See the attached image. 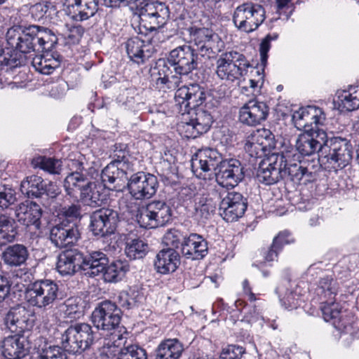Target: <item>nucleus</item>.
Returning <instances> with one entry per match:
<instances>
[{
	"label": "nucleus",
	"instance_id": "obj_57",
	"mask_svg": "<svg viewBox=\"0 0 359 359\" xmlns=\"http://www.w3.org/2000/svg\"><path fill=\"white\" fill-rule=\"evenodd\" d=\"M245 353V349L243 346L229 344L222 348L219 359H241Z\"/></svg>",
	"mask_w": 359,
	"mask_h": 359
},
{
	"label": "nucleus",
	"instance_id": "obj_52",
	"mask_svg": "<svg viewBox=\"0 0 359 359\" xmlns=\"http://www.w3.org/2000/svg\"><path fill=\"white\" fill-rule=\"evenodd\" d=\"M215 210V206L212 204L211 200L206 198H201L194 205L195 217L198 218L201 222H205L210 217V215L214 212Z\"/></svg>",
	"mask_w": 359,
	"mask_h": 359
},
{
	"label": "nucleus",
	"instance_id": "obj_53",
	"mask_svg": "<svg viewBox=\"0 0 359 359\" xmlns=\"http://www.w3.org/2000/svg\"><path fill=\"white\" fill-rule=\"evenodd\" d=\"M285 287L279 285L276 289V294H278L280 302L282 305L287 309H293L299 306V297L292 291L287 290L285 294L283 296Z\"/></svg>",
	"mask_w": 359,
	"mask_h": 359
},
{
	"label": "nucleus",
	"instance_id": "obj_50",
	"mask_svg": "<svg viewBox=\"0 0 359 359\" xmlns=\"http://www.w3.org/2000/svg\"><path fill=\"white\" fill-rule=\"evenodd\" d=\"M65 317L70 319H79L83 316V307L77 298H69L60 306Z\"/></svg>",
	"mask_w": 359,
	"mask_h": 359
},
{
	"label": "nucleus",
	"instance_id": "obj_3",
	"mask_svg": "<svg viewBox=\"0 0 359 359\" xmlns=\"http://www.w3.org/2000/svg\"><path fill=\"white\" fill-rule=\"evenodd\" d=\"M36 320V313L30 308L18 306L8 311L4 322L14 334L5 337L1 342L2 354L6 359H22L29 354L31 343L25 333L33 328Z\"/></svg>",
	"mask_w": 359,
	"mask_h": 359
},
{
	"label": "nucleus",
	"instance_id": "obj_15",
	"mask_svg": "<svg viewBox=\"0 0 359 359\" xmlns=\"http://www.w3.org/2000/svg\"><path fill=\"white\" fill-rule=\"evenodd\" d=\"M126 188L134 199L143 201L149 199L156 194L158 188V181L154 175L149 172H132Z\"/></svg>",
	"mask_w": 359,
	"mask_h": 359
},
{
	"label": "nucleus",
	"instance_id": "obj_13",
	"mask_svg": "<svg viewBox=\"0 0 359 359\" xmlns=\"http://www.w3.org/2000/svg\"><path fill=\"white\" fill-rule=\"evenodd\" d=\"M35 25H13L6 32L7 43L12 48L25 55L38 51Z\"/></svg>",
	"mask_w": 359,
	"mask_h": 359
},
{
	"label": "nucleus",
	"instance_id": "obj_62",
	"mask_svg": "<svg viewBox=\"0 0 359 359\" xmlns=\"http://www.w3.org/2000/svg\"><path fill=\"white\" fill-rule=\"evenodd\" d=\"M15 201L16 196L13 190L11 189L0 190V208H7Z\"/></svg>",
	"mask_w": 359,
	"mask_h": 359
},
{
	"label": "nucleus",
	"instance_id": "obj_21",
	"mask_svg": "<svg viewBox=\"0 0 359 359\" xmlns=\"http://www.w3.org/2000/svg\"><path fill=\"white\" fill-rule=\"evenodd\" d=\"M245 177L244 167L236 158L224 159L215 172L216 182L222 188H233Z\"/></svg>",
	"mask_w": 359,
	"mask_h": 359
},
{
	"label": "nucleus",
	"instance_id": "obj_24",
	"mask_svg": "<svg viewBox=\"0 0 359 359\" xmlns=\"http://www.w3.org/2000/svg\"><path fill=\"white\" fill-rule=\"evenodd\" d=\"M133 171L132 164H127V163L123 162V160L112 161L102 170L101 180L104 187L109 189H114L116 188V186L113 187L109 186L116 182H118V184L126 180L128 182Z\"/></svg>",
	"mask_w": 359,
	"mask_h": 359
},
{
	"label": "nucleus",
	"instance_id": "obj_58",
	"mask_svg": "<svg viewBox=\"0 0 359 359\" xmlns=\"http://www.w3.org/2000/svg\"><path fill=\"white\" fill-rule=\"evenodd\" d=\"M60 215L66 218L65 220H80L82 217L81 205L78 203L65 205L60 209Z\"/></svg>",
	"mask_w": 359,
	"mask_h": 359
},
{
	"label": "nucleus",
	"instance_id": "obj_6",
	"mask_svg": "<svg viewBox=\"0 0 359 359\" xmlns=\"http://www.w3.org/2000/svg\"><path fill=\"white\" fill-rule=\"evenodd\" d=\"M63 297L57 283L50 279L36 280L30 283L25 290L28 304L40 309H46Z\"/></svg>",
	"mask_w": 359,
	"mask_h": 359
},
{
	"label": "nucleus",
	"instance_id": "obj_31",
	"mask_svg": "<svg viewBox=\"0 0 359 359\" xmlns=\"http://www.w3.org/2000/svg\"><path fill=\"white\" fill-rule=\"evenodd\" d=\"M180 265L179 252L172 248H163L156 255L154 268L157 273L168 274L175 272Z\"/></svg>",
	"mask_w": 359,
	"mask_h": 359
},
{
	"label": "nucleus",
	"instance_id": "obj_48",
	"mask_svg": "<svg viewBox=\"0 0 359 359\" xmlns=\"http://www.w3.org/2000/svg\"><path fill=\"white\" fill-rule=\"evenodd\" d=\"M33 163L35 166L53 175L60 174L63 165L61 159L46 156H39L34 159Z\"/></svg>",
	"mask_w": 359,
	"mask_h": 359
},
{
	"label": "nucleus",
	"instance_id": "obj_25",
	"mask_svg": "<svg viewBox=\"0 0 359 359\" xmlns=\"http://www.w3.org/2000/svg\"><path fill=\"white\" fill-rule=\"evenodd\" d=\"M325 120V114L321 108L315 106L302 107L295 111L292 115V121L295 127L299 130L305 131L311 130L310 126L314 124L315 129H318V125L323 124Z\"/></svg>",
	"mask_w": 359,
	"mask_h": 359
},
{
	"label": "nucleus",
	"instance_id": "obj_27",
	"mask_svg": "<svg viewBox=\"0 0 359 359\" xmlns=\"http://www.w3.org/2000/svg\"><path fill=\"white\" fill-rule=\"evenodd\" d=\"M99 0H65V11L76 21H83L93 17L98 10Z\"/></svg>",
	"mask_w": 359,
	"mask_h": 359
},
{
	"label": "nucleus",
	"instance_id": "obj_36",
	"mask_svg": "<svg viewBox=\"0 0 359 359\" xmlns=\"http://www.w3.org/2000/svg\"><path fill=\"white\" fill-rule=\"evenodd\" d=\"M18 228L15 219L7 214H0V248L16 240Z\"/></svg>",
	"mask_w": 359,
	"mask_h": 359
},
{
	"label": "nucleus",
	"instance_id": "obj_43",
	"mask_svg": "<svg viewBox=\"0 0 359 359\" xmlns=\"http://www.w3.org/2000/svg\"><path fill=\"white\" fill-rule=\"evenodd\" d=\"M143 296L135 290H123L116 298V304L121 309H132L139 305Z\"/></svg>",
	"mask_w": 359,
	"mask_h": 359
},
{
	"label": "nucleus",
	"instance_id": "obj_26",
	"mask_svg": "<svg viewBox=\"0 0 359 359\" xmlns=\"http://www.w3.org/2000/svg\"><path fill=\"white\" fill-rule=\"evenodd\" d=\"M83 253L77 249L62 251L57 256L56 269L62 276H72L83 271Z\"/></svg>",
	"mask_w": 359,
	"mask_h": 359
},
{
	"label": "nucleus",
	"instance_id": "obj_17",
	"mask_svg": "<svg viewBox=\"0 0 359 359\" xmlns=\"http://www.w3.org/2000/svg\"><path fill=\"white\" fill-rule=\"evenodd\" d=\"M275 135L270 130L262 128L253 131L245 140L244 149L254 159L262 158L275 149Z\"/></svg>",
	"mask_w": 359,
	"mask_h": 359
},
{
	"label": "nucleus",
	"instance_id": "obj_38",
	"mask_svg": "<svg viewBox=\"0 0 359 359\" xmlns=\"http://www.w3.org/2000/svg\"><path fill=\"white\" fill-rule=\"evenodd\" d=\"M168 62V56L166 59H159L154 69L158 70L159 77L156 80V84L166 85L168 88H175L178 86L180 83V77L172 74L173 69Z\"/></svg>",
	"mask_w": 359,
	"mask_h": 359
},
{
	"label": "nucleus",
	"instance_id": "obj_41",
	"mask_svg": "<svg viewBox=\"0 0 359 359\" xmlns=\"http://www.w3.org/2000/svg\"><path fill=\"white\" fill-rule=\"evenodd\" d=\"M36 29V41L38 51H50L57 43L58 39L55 34L50 29L35 25Z\"/></svg>",
	"mask_w": 359,
	"mask_h": 359
},
{
	"label": "nucleus",
	"instance_id": "obj_61",
	"mask_svg": "<svg viewBox=\"0 0 359 359\" xmlns=\"http://www.w3.org/2000/svg\"><path fill=\"white\" fill-rule=\"evenodd\" d=\"M12 280L6 275L0 274V303L8 299L11 294Z\"/></svg>",
	"mask_w": 359,
	"mask_h": 359
},
{
	"label": "nucleus",
	"instance_id": "obj_7",
	"mask_svg": "<svg viewBox=\"0 0 359 359\" xmlns=\"http://www.w3.org/2000/svg\"><path fill=\"white\" fill-rule=\"evenodd\" d=\"M251 67L243 54L236 50L222 53L216 60V75L222 81L233 83L247 74Z\"/></svg>",
	"mask_w": 359,
	"mask_h": 359
},
{
	"label": "nucleus",
	"instance_id": "obj_4",
	"mask_svg": "<svg viewBox=\"0 0 359 359\" xmlns=\"http://www.w3.org/2000/svg\"><path fill=\"white\" fill-rule=\"evenodd\" d=\"M123 312L116 302L104 300L97 304L91 315L95 330L106 332L110 338L106 344L109 348L121 346L123 336L121 334L120 323Z\"/></svg>",
	"mask_w": 359,
	"mask_h": 359
},
{
	"label": "nucleus",
	"instance_id": "obj_34",
	"mask_svg": "<svg viewBox=\"0 0 359 359\" xmlns=\"http://www.w3.org/2000/svg\"><path fill=\"white\" fill-rule=\"evenodd\" d=\"M184 351V345L177 338L163 340L156 350V359H179Z\"/></svg>",
	"mask_w": 359,
	"mask_h": 359
},
{
	"label": "nucleus",
	"instance_id": "obj_12",
	"mask_svg": "<svg viewBox=\"0 0 359 359\" xmlns=\"http://www.w3.org/2000/svg\"><path fill=\"white\" fill-rule=\"evenodd\" d=\"M89 218L90 231L100 238L114 234L121 221L118 212L110 208L97 209L90 213Z\"/></svg>",
	"mask_w": 359,
	"mask_h": 359
},
{
	"label": "nucleus",
	"instance_id": "obj_29",
	"mask_svg": "<svg viewBox=\"0 0 359 359\" xmlns=\"http://www.w3.org/2000/svg\"><path fill=\"white\" fill-rule=\"evenodd\" d=\"M224 161L222 156L216 149L205 148L198 150L192 157L191 166L198 168L203 172L213 170L215 173Z\"/></svg>",
	"mask_w": 359,
	"mask_h": 359
},
{
	"label": "nucleus",
	"instance_id": "obj_37",
	"mask_svg": "<svg viewBox=\"0 0 359 359\" xmlns=\"http://www.w3.org/2000/svg\"><path fill=\"white\" fill-rule=\"evenodd\" d=\"M129 270L126 260L116 259L109 262L102 274L104 282L116 283L122 280Z\"/></svg>",
	"mask_w": 359,
	"mask_h": 359
},
{
	"label": "nucleus",
	"instance_id": "obj_60",
	"mask_svg": "<svg viewBox=\"0 0 359 359\" xmlns=\"http://www.w3.org/2000/svg\"><path fill=\"white\" fill-rule=\"evenodd\" d=\"M83 32V28L80 25L71 27L68 32L65 35L66 44L73 45L79 43Z\"/></svg>",
	"mask_w": 359,
	"mask_h": 359
},
{
	"label": "nucleus",
	"instance_id": "obj_23",
	"mask_svg": "<svg viewBox=\"0 0 359 359\" xmlns=\"http://www.w3.org/2000/svg\"><path fill=\"white\" fill-rule=\"evenodd\" d=\"M212 123L213 117L208 111L203 108L193 110L189 121L184 123L182 126L184 136L188 139H195L201 135L206 133Z\"/></svg>",
	"mask_w": 359,
	"mask_h": 359
},
{
	"label": "nucleus",
	"instance_id": "obj_47",
	"mask_svg": "<svg viewBox=\"0 0 359 359\" xmlns=\"http://www.w3.org/2000/svg\"><path fill=\"white\" fill-rule=\"evenodd\" d=\"M126 254L130 259H140L146 256L149 252L147 243L140 238L133 239L126 243Z\"/></svg>",
	"mask_w": 359,
	"mask_h": 359
},
{
	"label": "nucleus",
	"instance_id": "obj_20",
	"mask_svg": "<svg viewBox=\"0 0 359 359\" xmlns=\"http://www.w3.org/2000/svg\"><path fill=\"white\" fill-rule=\"evenodd\" d=\"M80 238L79 225L68 220H63L53 226L50 232L51 243L58 248L72 247Z\"/></svg>",
	"mask_w": 359,
	"mask_h": 359
},
{
	"label": "nucleus",
	"instance_id": "obj_56",
	"mask_svg": "<svg viewBox=\"0 0 359 359\" xmlns=\"http://www.w3.org/2000/svg\"><path fill=\"white\" fill-rule=\"evenodd\" d=\"M278 34L273 33V34H267L261 41L259 45V54L261 65L264 67L267 64L268 53L271 48V41L278 39Z\"/></svg>",
	"mask_w": 359,
	"mask_h": 359
},
{
	"label": "nucleus",
	"instance_id": "obj_30",
	"mask_svg": "<svg viewBox=\"0 0 359 359\" xmlns=\"http://www.w3.org/2000/svg\"><path fill=\"white\" fill-rule=\"evenodd\" d=\"M15 216L18 221L25 226L33 225L36 229L41 227L42 209L36 202L25 201L19 204Z\"/></svg>",
	"mask_w": 359,
	"mask_h": 359
},
{
	"label": "nucleus",
	"instance_id": "obj_59",
	"mask_svg": "<svg viewBox=\"0 0 359 359\" xmlns=\"http://www.w3.org/2000/svg\"><path fill=\"white\" fill-rule=\"evenodd\" d=\"M137 94L136 88H127L119 95L118 97V102L128 108L133 107L135 102V96Z\"/></svg>",
	"mask_w": 359,
	"mask_h": 359
},
{
	"label": "nucleus",
	"instance_id": "obj_16",
	"mask_svg": "<svg viewBox=\"0 0 359 359\" xmlns=\"http://www.w3.org/2000/svg\"><path fill=\"white\" fill-rule=\"evenodd\" d=\"M205 98V89L198 83L183 86L175 93V104L182 114H191V111L201 108Z\"/></svg>",
	"mask_w": 359,
	"mask_h": 359
},
{
	"label": "nucleus",
	"instance_id": "obj_2",
	"mask_svg": "<svg viewBox=\"0 0 359 359\" xmlns=\"http://www.w3.org/2000/svg\"><path fill=\"white\" fill-rule=\"evenodd\" d=\"M191 41L196 46H177L170 51L168 62L174 72L179 76H187L201 65V56L213 57L224 48V43L218 34L206 27H191L188 29Z\"/></svg>",
	"mask_w": 359,
	"mask_h": 359
},
{
	"label": "nucleus",
	"instance_id": "obj_44",
	"mask_svg": "<svg viewBox=\"0 0 359 359\" xmlns=\"http://www.w3.org/2000/svg\"><path fill=\"white\" fill-rule=\"evenodd\" d=\"M1 65L9 67L10 69L26 65L29 58L15 48L8 49L4 51L1 56Z\"/></svg>",
	"mask_w": 359,
	"mask_h": 359
},
{
	"label": "nucleus",
	"instance_id": "obj_49",
	"mask_svg": "<svg viewBox=\"0 0 359 359\" xmlns=\"http://www.w3.org/2000/svg\"><path fill=\"white\" fill-rule=\"evenodd\" d=\"M56 12V8L50 2H39L31 6L30 15L35 21H41L50 16Z\"/></svg>",
	"mask_w": 359,
	"mask_h": 359
},
{
	"label": "nucleus",
	"instance_id": "obj_40",
	"mask_svg": "<svg viewBox=\"0 0 359 359\" xmlns=\"http://www.w3.org/2000/svg\"><path fill=\"white\" fill-rule=\"evenodd\" d=\"M125 47L128 57L131 61L137 65L144 64L147 59L144 48V41L138 36L128 39L125 43Z\"/></svg>",
	"mask_w": 359,
	"mask_h": 359
},
{
	"label": "nucleus",
	"instance_id": "obj_55",
	"mask_svg": "<svg viewBox=\"0 0 359 359\" xmlns=\"http://www.w3.org/2000/svg\"><path fill=\"white\" fill-rule=\"evenodd\" d=\"M280 252V251L277 249L276 247H273V244L272 243L268 248L262 249L261 255L263 257V260L257 261L255 263L252 264V266L260 268L266 264V263L277 260Z\"/></svg>",
	"mask_w": 359,
	"mask_h": 359
},
{
	"label": "nucleus",
	"instance_id": "obj_18",
	"mask_svg": "<svg viewBox=\"0 0 359 359\" xmlns=\"http://www.w3.org/2000/svg\"><path fill=\"white\" fill-rule=\"evenodd\" d=\"M20 190L29 198H38L43 195L55 198L61 192L55 182L45 181L41 177L35 175L28 176L22 181Z\"/></svg>",
	"mask_w": 359,
	"mask_h": 359
},
{
	"label": "nucleus",
	"instance_id": "obj_32",
	"mask_svg": "<svg viewBox=\"0 0 359 359\" xmlns=\"http://www.w3.org/2000/svg\"><path fill=\"white\" fill-rule=\"evenodd\" d=\"M109 263L107 255L100 250L83 253V272L84 275L94 278L102 274Z\"/></svg>",
	"mask_w": 359,
	"mask_h": 359
},
{
	"label": "nucleus",
	"instance_id": "obj_5",
	"mask_svg": "<svg viewBox=\"0 0 359 359\" xmlns=\"http://www.w3.org/2000/svg\"><path fill=\"white\" fill-rule=\"evenodd\" d=\"M97 330L86 323L71 325L62 334L61 344L68 353L80 355L99 339Z\"/></svg>",
	"mask_w": 359,
	"mask_h": 359
},
{
	"label": "nucleus",
	"instance_id": "obj_9",
	"mask_svg": "<svg viewBox=\"0 0 359 359\" xmlns=\"http://www.w3.org/2000/svg\"><path fill=\"white\" fill-rule=\"evenodd\" d=\"M172 216V209L166 201L154 200L139 208L136 219L142 228L154 229L169 223Z\"/></svg>",
	"mask_w": 359,
	"mask_h": 359
},
{
	"label": "nucleus",
	"instance_id": "obj_28",
	"mask_svg": "<svg viewBox=\"0 0 359 359\" xmlns=\"http://www.w3.org/2000/svg\"><path fill=\"white\" fill-rule=\"evenodd\" d=\"M208 252V243L205 238L198 233L187 235L182 245V254L188 259H203Z\"/></svg>",
	"mask_w": 359,
	"mask_h": 359
},
{
	"label": "nucleus",
	"instance_id": "obj_19",
	"mask_svg": "<svg viewBox=\"0 0 359 359\" xmlns=\"http://www.w3.org/2000/svg\"><path fill=\"white\" fill-rule=\"evenodd\" d=\"M285 160L278 153H272L262 161L257 172V178L266 185L274 184L286 175V170H282Z\"/></svg>",
	"mask_w": 359,
	"mask_h": 359
},
{
	"label": "nucleus",
	"instance_id": "obj_46",
	"mask_svg": "<svg viewBox=\"0 0 359 359\" xmlns=\"http://www.w3.org/2000/svg\"><path fill=\"white\" fill-rule=\"evenodd\" d=\"M341 105L346 111H351L359 109V86H351L339 96Z\"/></svg>",
	"mask_w": 359,
	"mask_h": 359
},
{
	"label": "nucleus",
	"instance_id": "obj_35",
	"mask_svg": "<svg viewBox=\"0 0 359 359\" xmlns=\"http://www.w3.org/2000/svg\"><path fill=\"white\" fill-rule=\"evenodd\" d=\"M88 182L89 180L84 173H69L63 182L66 195L71 198L77 200Z\"/></svg>",
	"mask_w": 359,
	"mask_h": 359
},
{
	"label": "nucleus",
	"instance_id": "obj_51",
	"mask_svg": "<svg viewBox=\"0 0 359 359\" xmlns=\"http://www.w3.org/2000/svg\"><path fill=\"white\" fill-rule=\"evenodd\" d=\"M187 235L177 229H170L166 231L163 237V243L167 247L166 248L177 249L182 248L184 241Z\"/></svg>",
	"mask_w": 359,
	"mask_h": 359
},
{
	"label": "nucleus",
	"instance_id": "obj_63",
	"mask_svg": "<svg viewBox=\"0 0 359 359\" xmlns=\"http://www.w3.org/2000/svg\"><path fill=\"white\" fill-rule=\"evenodd\" d=\"M283 156L285 161L282 164V170H287V167H290V164H297L304 163L302 160L303 158L299 153H292L288 151L285 154L278 153Z\"/></svg>",
	"mask_w": 359,
	"mask_h": 359
},
{
	"label": "nucleus",
	"instance_id": "obj_45",
	"mask_svg": "<svg viewBox=\"0 0 359 359\" xmlns=\"http://www.w3.org/2000/svg\"><path fill=\"white\" fill-rule=\"evenodd\" d=\"M126 337L122 340L123 347L118 351L116 359H147L146 350L137 344L126 345Z\"/></svg>",
	"mask_w": 359,
	"mask_h": 359
},
{
	"label": "nucleus",
	"instance_id": "obj_39",
	"mask_svg": "<svg viewBox=\"0 0 359 359\" xmlns=\"http://www.w3.org/2000/svg\"><path fill=\"white\" fill-rule=\"evenodd\" d=\"M79 198L82 203L90 207L100 206L106 200L102 187L90 180L86 185Z\"/></svg>",
	"mask_w": 359,
	"mask_h": 359
},
{
	"label": "nucleus",
	"instance_id": "obj_11",
	"mask_svg": "<svg viewBox=\"0 0 359 359\" xmlns=\"http://www.w3.org/2000/svg\"><path fill=\"white\" fill-rule=\"evenodd\" d=\"M319 286L327 299L322 302L320 307L324 320L331 322L337 329H341V309L335 302V296L337 293L336 281L330 276H325L319 280Z\"/></svg>",
	"mask_w": 359,
	"mask_h": 359
},
{
	"label": "nucleus",
	"instance_id": "obj_64",
	"mask_svg": "<svg viewBox=\"0 0 359 359\" xmlns=\"http://www.w3.org/2000/svg\"><path fill=\"white\" fill-rule=\"evenodd\" d=\"M293 238L290 237L288 231L280 232L273 240V247H276L280 251L282 250L285 245L292 243Z\"/></svg>",
	"mask_w": 359,
	"mask_h": 359
},
{
	"label": "nucleus",
	"instance_id": "obj_42",
	"mask_svg": "<svg viewBox=\"0 0 359 359\" xmlns=\"http://www.w3.org/2000/svg\"><path fill=\"white\" fill-rule=\"evenodd\" d=\"M285 170L289 179L295 184H306L314 180L313 172L308 170L304 163L290 164V167H287V170Z\"/></svg>",
	"mask_w": 359,
	"mask_h": 359
},
{
	"label": "nucleus",
	"instance_id": "obj_8",
	"mask_svg": "<svg viewBox=\"0 0 359 359\" xmlns=\"http://www.w3.org/2000/svg\"><path fill=\"white\" fill-rule=\"evenodd\" d=\"M266 19L264 6L252 1H246L233 11L232 21L238 30L251 33L258 29Z\"/></svg>",
	"mask_w": 359,
	"mask_h": 359
},
{
	"label": "nucleus",
	"instance_id": "obj_54",
	"mask_svg": "<svg viewBox=\"0 0 359 359\" xmlns=\"http://www.w3.org/2000/svg\"><path fill=\"white\" fill-rule=\"evenodd\" d=\"M67 353L62 346H50L41 349L37 359H68Z\"/></svg>",
	"mask_w": 359,
	"mask_h": 359
},
{
	"label": "nucleus",
	"instance_id": "obj_33",
	"mask_svg": "<svg viewBox=\"0 0 359 359\" xmlns=\"http://www.w3.org/2000/svg\"><path fill=\"white\" fill-rule=\"evenodd\" d=\"M29 257L27 248L22 244L7 246L1 253V260L10 268L21 266Z\"/></svg>",
	"mask_w": 359,
	"mask_h": 359
},
{
	"label": "nucleus",
	"instance_id": "obj_22",
	"mask_svg": "<svg viewBox=\"0 0 359 359\" xmlns=\"http://www.w3.org/2000/svg\"><path fill=\"white\" fill-rule=\"evenodd\" d=\"M269 107L264 102L250 100L239 109L238 120L245 126L255 127L266 120Z\"/></svg>",
	"mask_w": 359,
	"mask_h": 359
},
{
	"label": "nucleus",
	"instance_id": "obj_10",
	"mask_svg": "<svg viewBox=\"0 0 359 359\" xmlns=\"http://www.w3.org/2000/svg\"><path fill=\"white\" fill-rule=\"evenodd\" d=\"M140 29L146 32H156L163 27L170 18L168 6L161 1L148 2L140 10Z\"/></svg>",
	"mask_w": 359,
	"mask_h": 359
},
{
	"label": "nucleus",
	"instance_id": "obj_14",
	"mask_svg": "<svg viewBox=\"0 0 359 359\" xmlns=\"http://www.w3.org/2000/svg\"><path fill=\"white\" fill-rule=\"evenodd\" d=\"M221 199L219 214L227 222L237 221L242 217L248 208V199L242 194L236 191H219Z\"/></svg>",
	"mask_w": 359,
	"mask_h": 359
},
{
	"label": "nucleus",
	"instance_id": "obj_1",
	"mask_svg": "<svg viewBox=\"0 0 359 359\" xmlns=\"http://www.w3.org/2000/svg\"><path fill=\"white\" fill-rule=\"evenodd\" d=\"M296 151L301 156L318 154L320 165L328 172H337L347 166L353 158L352 145L346 138H328L323 130L311 128L300 134L295 143Z\"/></svg>",
	"mask_w": 359,
	"mask_h": 359
}]
</instances>
